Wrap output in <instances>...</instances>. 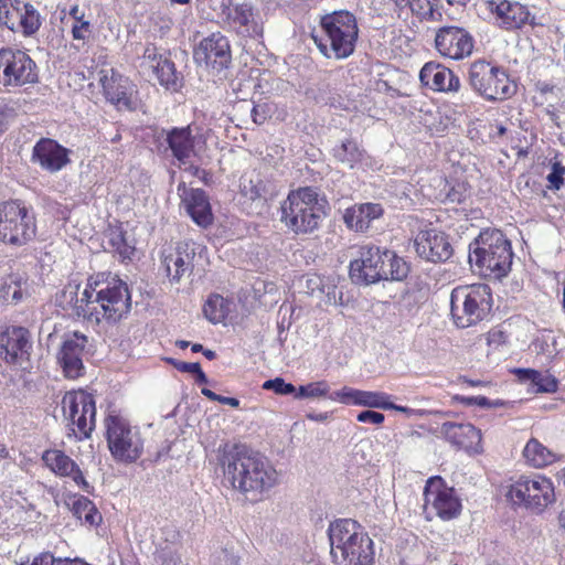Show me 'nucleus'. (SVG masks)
Masks as SVG:
<instances>
[{
  "instance_id": "nucleus-1",
  "label": "nucleus",
  "mask_w": 565,
  "mask_h": 565,
  "mask_svg": "<svg viewBox=\"0 0 565 565\" xmlns=\"http://www.w3.org/2000/svg\"><path fill=\"white\" fill-rule=\"evenodd\" d=\"M225 480L249 500H258L278 483V473L269 460L245 446H233L220 458Z\"/></svg>"
},
{
  "instance_id": "nucleus-2",
  "label": "nucleus",
  "mask_w": 565,
  "mask_h": 565,
  "mask_svg": "<svg viewBox=\"0 0 565 565\" xmlns=\"http://www.w3.org/2000/svg\"><path fill=\"white\" fill-rule=\"evenodd\" d=\"M330 554L335 565H375V545L362 525L352 519L329 524Z\"/></svg>"
},
{
  "instance_id": "nucleus-3",
  "label": "nucleus",
  "mask_w": 565,
  "mask_h": 565,
  "mask_svg": "<svg viewBox=\"0 0 565 565\" xmlns=\"http://www.w3.org/2000/svg\"><path fill=\"white\" fill-rule=\"evenodd\" d=\"M311 38L324 57L348 58L354 53L359 38L356 18L345 10L328 13L320 19V33L313 32Z\"/></svg>"
},
{
  "instance_id": "nucleus-4",
  "label": "nucleus",
  "mask_w": 565,
  "mask_h": 565,
  "mask_svg": "<svg viewBox=\"0 0 565 565\" xmlns=\"http://www.w3.org/2000/svg\"><path fill=\"white\" fill-rule=\"evenodd\" d=\"M409 273L408 264L393 250L364 245L359 258L350 263V277L356 282L375 284L380 280H403Z\"/></svg>"
},
{
  "instance_id": "nucleus-5",
  "label": "nucleus",
  "mask_w": 565,
  "mask_h": 565,
  "mask_svg": "<svg viewBox=\"0 0 565 565\" xmlns=\"http://www.w3.org/2000/svg\"><path fill=\"white\" fill-rule=\"evenodd\" d=\"M326 204L315 188L292 190L280 205V222L295 234L312 233L326 215Z\"/></svg>"
},
{
  "instance_id": "nucleus-6",
  "label": "nucleus",
  "mask_w": 565,
  "mask_h": 565,
  "mask_svg": "<svg viewBox=\"0 0 565 565\" xmlns=\"http://www.w3.org/2000/svg\"><path fill=\"white\" fill-rule=\"evenodd\" d=\"M93 310L98 313L93 316V322L105 320L116 323L121 320L131 308V296L127 284L116 276L100 273L90 277Z\"/></svg>"
},
{
  "instance_id": "nucleus-7",
  "label": "nucleus",
  "mask_w": 565,
  "mask_h": 565,
  "mask_svg": "<svg viewBox=\"0 0 565 565\" xmlns=\"http://www.w3.org/2000/svg\"><path fill=\"white\" fill-rule=\"evenodd\" d=\"M492 309L491 288L486 284L456 287L450 295V313L458 328L487 319Z\"/></svg>"
},
{
  "instance_id": "nucleus-8",
  "label": "nucleus",
  "mask_w": 565,
  "mask_h": 565,
  "mask_svg": "<svg viewBox=\"0 0 565 565\" xmlns=\"http://www.w3.org/2000/svg\"><path fill=\"white\" fill-rule=\"evenodd\" d=\"M511 243L499 230H487L470 244L469 262L497 278L505 276L512 265Z\"/></svg>"
},
{
  "instance_id": "nucleus-9",
  "label": "nucleus",
  "mask_w": 565,
  "mask_h": 565,
  "mask_svg": "<svg viewBox=\"0 0 565 565\" xmlns=\"http://www.w3.org/2000/svg\"><path fill=\"white\" fill-rule=\"evenodd\" d=\"M469 87L487 102H503L516 93V83L507 71L486 60L473 61L468 68Z\"/></svg>"
},
{
  "instance_id": "nucleus-10",
  "label": "nucleus",
  "mask_w": 565,
  "mask_h": 565,
  "mask_svg": "<svg viewBox=\"0 0 565 565\" xmlns=\"http://www.w3.org/2000/svg\"><path fill=\"white\" fill-rule=\"evenodd\" d=\"M36 233L35 216L19 200L6 201L0 204V241L22 246L30 242Z\"/></svg>"
},
{
  "instance_id": "nucleus-11",
  "label": "nucleus",
  "mask_w": 565,
  "mask_h": 565,
  "mask_svg": "<svg viewBox=\"0 0 565 565\" xmlns=\"http://www.w3.org/2000/svg\"><path fill=\"white\" fill-rule=\"evenodd\" d=\"M106 439L110 455L117 462H136L143 452V439L138 428L131 427L119 415H109L105 420Z\"/></svg>"
},
{
  "instance_id": "nucleus-12",
  "label": "nucleus",
  "mask_w": 565,
  "mask_h": 565,
  "mask_svg": "<svg viewBox=\"0 0 565 565\" xmlns=\"http://www.w3.org/2000/svg\"><path fill=\"white\" fill-rule=\"evenodd\" d=\"M508 497L514 504L542 512L555 501L552 480L543 475H522L511 486Z\"/></svg>"
},
{
  "instance_id": "nucleus-13",
  "label": "nucleus",
  "mask_w": 565,
  "mask_h": 565,
  "mask_svg": "<svg viewBox=\"0 0 565 565\" xmlns=\"http://www.w3.org/2000/svg\"><path fill=\"white\" fill-rule=\"evenodd\" d=\"M62 409L74 436L78 439L88 438L96 420L94 397L84 391L67 392L62 398Z\"/></svg>"
},
{
  "instance_id": "nucleus-14",
  "label": "nucleus",
  "mask_w": 565,
  "mask_h": 565,
  "mask_svg": "<svg viewBox=\"0 0 565 565\" xmlns=\"http://www.w3.org/2000/svg\"><path fill=\"white\" fill-rule=\"evenodd\" d=\"M39 79L35 62L23 51L4 47L0 50V84L20 87Z\"/></svg>"
},
{
  "instance_id": "nucleus-15",
  "label": "nucleus",
  "mask_w": 565,
  "mask_h": 565,
  "mask_svg": "<svg viewBox=\"0 0 565 565\" xmlns=\"http://www.w3.org/2000/svg\"><path fill=\"white\" fill-rule=\"evenodd\" d=\"M92 295L90 278L83 289L81 284L70 281L56 292L54 303L67 317L93 322V316L98 312L93 311L95 309L93 308Z\"/></svg>"
},
{
  "instance_id": "nucleus-16",
  "label": "nucleus",
  "mask_w": 565,
  "mask_h": 565,
  "mask_svg": "<svg viewBox=\"0 0 565 565\" xmlns=\"http://www.w3.org/2000/svg\"><path fill=\"white\" fill-rule=\"evenodd\" d=\"M193 57L199 65L215 72L224 71L232 63L230 41L222 32H214L194 47Z\"/></svg>"
},
{
  "instance_id": "nucleus-17",
  "label": "nucleus",
  "mask_w": 565,
  "mask_h": 565,
  "mask_svg": "<svg viewBox=\"0 0 565 565\" xmlns=\"http://www.w3.org/2000/svg\"><path fill=\"white\" fill-rule=\"evenodd\" d=\"M435 49L445 58L460 61L472 54L475 40L463 28L445 25L436 30Z\"/></svg>"
},
{
  "instance_id": "nucleus-18",
  "label": "nucleus",
  "mask_w": 565,
  "mask_h": 565,
  "mask_svg": "<svg viewBox=\"0 0 565 565\" xmlns=\"http://www.w3.org/2000/svg\"><path fill=\"white\" fill-rule=\"evenodd\" d=\"M221 26L243 40H258L264 34V23L259 13L252 4L245 2L232 4Z\"/></svg>"
},
{
  "instance_id": "nucleus-19",
  "label": "nucleus",
  "mask_w": 565,
  "mask_h": 565,
  "mask_svg": "<svg viewBox=\"0 0 565 565\" xmlns=\"http://www.w3.org/2000/svg\"><path fill=\"white\" fill-rule=\"evenodd\" d=\"M88 338L79 332L67 333L63 337L56 352V361L65 377L75 380L85 372L83 362Z\"/></svg>"
},
{
  "instance_id": "nucleus-20",
  "label": "nucleus",
  "mask_w": 565,
  "mask_h": 565,
  "mask_svg": "<svg viewBox=\"0 0 565 565\" xmlns=\"http://www.w3.org/2000/svg\"><path fill=\"white\" fill-rule=\"evenodd\" d=\"M32 349L30 331L24 327L10 326L0 332V359L8 364L28 360Z\"/></svg>"
},
{
  "instance_id": "nucleus-21",
  "label": "nucleus",
  "mask_w": 565,
  "mask_h": 565,
  "mask_svg": "<svg viewBox=\"0 0 565 565\" xmlns=\"http://www.w3.org/2000/svg\"><path fill=\"white\" fill-rule=\"evenodd\" d=\"M71 150L51 138H41L32 150V161L50 173H56L70 162Z\"/></svg>"
},
{
  "instance_id": "nucleus-22",
  "label": "nucleus",
  "mask_w": 565,
  "mask_h": 565,
  "mask_svg": "<svg viewBox=\"0 0 565 565\" xmlns=\"http://www.w3.org/2000/svg\"><path fill=\"white\" fill-rule=\"evenodd\" d=\"M98 83L109 103L118 109H132V86L127 77L114 68H103L98 72Z\"/></svg>"
},
{
  "instance_id": "nucleus-23",
  "label": "nucleus",
  "mask_w": 565,
  "mask_h": 565,
  "mask_svg": "<svg viewBox=\"0 0 565 565\" xmlns=\"http://www.w3.org/2000/svg\"><path fill=\"white\" fill-rule=\"evenodd\" d=\"M424 497L426 508L431 505L441 520H451L460 514L461 502L452 488L429 481L425 487Z\"/></svg>"
},
{
  "instance_id": "nucleus-24",
  "label": "nucleus",
  "mask_w": 565,
  "mask_h": 565,
  "mask_svg": "<svg viewBox=\"0 0 565 565\" xmlns=\"http://www.w3.org/2000/svg\"><path fill=\"white\" fill-rule=\"evenodd\" d=\"M181 205L200 227H209L214 220L212 206L206 192L202 189L186 188L185 184H179Z\"/></svg>"
},
{
  "instance_id": "nucleus-25",
  "label": "nucleus",
  "mask_w": 565,
  "mask_h": 565,
  "mask_svg": "<svg viewBox=\"0 0 565 565\" xmlns=\"http://www.w3.org/2000/svg\"><path fill=\"white\" fill-rule=\"evenodd\" d=\"M414 247L420 258L431 263L446 262L452 254L447 236L436 230L419 231Z\"/></svg>"
},
{
  "instance_id": "nucleus-26",
  "label": "nucleus",
  "mask_w": 565,
  "mask_h": 565,
  "mask_svg": "<svg viewBox=\"0 0 565 565\" xmlns=\"http://www.w3.org/2000/svg\"><path fill=\"white\" fill-rule=\"evenodd\" d=\"M420 83L434 92L455 94L461 87L460 78L440 63L427 62L419 72Z\"/></svg>"
},
{
  "instance_id": "nucleus-27",
  "label": "nucleus",
  "mask_w": 565,
  "mask_h": 565,
  "mask_svg": "<svg viewBox=\"0 0 565 565\" xmlns=\"http://www.w3.org/2000/svg\"><path fill=\"white\" fill-rule=\"evenodd\" d=\"M44 465L58 477L71 478L84 492L92 493L93 487L85 479L78 465L60 449H49L42 455Z\"/></svg>"
},
{
  "instance_id": "nucleus-28",
  "label": "nucleus",
  "mask_w": 565,
  "mask_h": 565,
  "mask_svg": "<svg viewBox=\"0 0 565 565\" xmlns=\"http://www.w3.org/2000/svg\"><path fill=\"white\" fill-rule=\"evenodd\" d=\"M444 438L454 447L466 451L480 452L481 431L470 423H444L440 427Z\"/></svg>"
},
{
  "instance_id": "nucleus-29",
  "label": "nucleus",
  "mask_w": 565,
  "mask_h": 565,
  "mask_svg": "<svg viewBox=\"0 0 565 565\" xmlns=\"http://www.w3.org/2000/svg\"><path fill=\"white\" fill-rule=\"evenodd\" d=\"M488 9L495 14L497 21L505 29H518L530 23L533 24L534 15L526 6L510 0H488Z\"/></svg>"
},
{
  "instance_id": "nucleus-30",
  "label": "nucleus",
  "mask_w": 565,
  "mask_h": 565,
  "mask_svg": "<svg viewBox=\"0 0 565 565\" xmlns=\"http://www.w3.org/2000/svg\"><path fill=\"white\" fill-rule=\"evenodd\" d=\"M391 396L384 392L361 391L350 386H344L339 391L332 392L329 399L347 405H359L370 408L390 407Z\"/></svg>"
},
{
  "instance_id": "nucleus-31",
  "label": "nucleus",
  "mask_w": 565,
  "mask_h": 565,
  "mask_svg": "<svg viewBox=\"0 0 565 565\" xmlns=\"http://www.w3.org/2000/svg\"><path fill=\"white\" fill-rule=\"evenodd\" d=\"M384 210L379 203H362L348 207L343 214L347 227L356 233H365L373 221L380 218Z\"/></svg>"
},
{
  "instance_id": "nucleus-32",
  "label": "nucleus",
  "mask_w": 565,
  "mask_h": 565,
  "mask_svg": "<svg viewBox=\"0 0 565 565\" xmlns=\"http://www.w3.org/2000/svg\"><path fill=\"white\" fill-rule=\"evenodd\" d=\"M194 254V250L188 252V245L181 244L163 254L162 265L171 282L178 284L184 275L192 273Z\"/></svg>"
},
{
  "instance_id": "nucleus-33",
  "label": "nucleus",
  "mask_w": 565,
  "mask_h": 565,
  "mask_svg": "<svg viewBox=\"0 0 565 565\" xmlns=\"http://www.w3.org/2000/svg\"><path fill=\"white\" fill-rule=\"evenodd\" d=\"M167 149H170L173 158L181 164H185L194 150V138L190 127H174L167 131Z\"/></svg>"
},
{
  "instance_id": "nucleus-34",
  "label": "nucleus",
  "mask_w": 565,
  "mask_h": 565,
  "mask_svg": "<svg viewBox=\"0 0 565 565\" xmlns=\"http://www.w3.org/2000/svg\"><path fill=\"white\" fill-rule=\"evenodd\" d=\"M65 504L70 508L73 515L84 521L85 524L93 526L98 525L102 521V515L94 502L84 495L77 493L68 494L65 499Z\"/></svg>"
},
{
  "instance_id": "nucleus-35",
  "label": "nucleus",
  "mask_w": 565,
  "mask_h": 565,
  "mask_svg": "<svg viewBox=\"0 0 565 565\" xmlns=\"http://www.w3.org/2000/svg\"><path fill=\"white\" fill-rule=\"evenodd\" d=\"M332 154L338 162L350 169L360 167L366 158L365 150L353 138H347L335 145Z\"/></svg>"
},
{
  "instance_id": "nucleus-36",
  "label": "nucleus",
  "mask_w": 565,
  "mask_h": 565,
  "mask_svg": "<svg viewBox=\"0 0 565 565\" xmlns=\"http://www.w3.org/2000/svg\"><path fill=\"white\" fill-rule=\"evenodd\" d=\"M522 455L525 459V462L536 469L547 467L559 459L556 452L548 449L536 438H531L527 440L523 448Z\"/></svg>"
},
{
  "instance_id": "nucleus-37",
  "label": "nucleus",
  "mask_w": 565,
  "mask_h": 565,
  "mask_svg": "<svg viewBox=\"0 0 565 565\" xmlns=\"http://www.w3.org/2000/svg\"><path fill=\"white\" fill-rule=\"evenodd\" d=\"M233 302L218 294L207 297L204 306V317L213 324L223 323L232 310Z\"/></svg>"
},
{
  "instance_id": "nucleus-38",
  "label": "nucleus",
  "mask_w": 565,
  "mask_h": 565,
  "mask_svg": "<svg viewBox=\"0 0 565 565\" xmlns=\"http://www.w3.org/2000/svg\"><path fill=\"white\" fill-rule=\"evenodd\" d=\"M232 4V0H196V8L205 19L216 21L220 25Z\"/></svg>"
},
{
  "instance_id": "nucleus-39",
  "label": "nucleus",
  "mask_w": 565,
  "mask_h": 565,
  "mask_svg": "<svg viewBox=\"0 0 565 565\" xmlns=\"http://www.w3.org/2000/svg\"><path fill=\"white\" fill-rule=\"evenodd\" d=\"M41 24L39 11L31 3L25 2L14 32H21L24 36H32L40 30Z\"/></svg>"
},
{
  "instance_id": "nucleus-40",
  "label": "nucleus",
  "mask_w": 565,
  "mask_h": 565,
  "mask_svg": "<svg viewBox=\"0 0 565 565\" xmlns=\"http://www.w3.org/2000/svg\"><path fill=\"white\" fill-rule=\"evenodd\" d=\"M105 237L109 248L122 259H129L132 256L135 247L127 242L125 232L120 226L109 227Z\"/></svg>"
},
{
  "instance_id": "nucleus-41",
  "label": "nucleus",
  "mask_w": 565,
  "mask_h": 565,
  "mask_svg": "<svg viewBox=\"0 0 565 565\" xmlns=\"http://www.w3.org/2000/svg\"><path fill=\"white\" fill-rule=\"evenodd\" d=\"M152 72L154 73L160 85L167 89L177 90L179 88V77L175 71L174 63L169 58L162 60L153 65Z\"/></svg>"
},
{
  "instance_id": "nucleus-42",
  "label": "nucleus",
  "mask_w": 565,
  "mask_h": 565,
  "mask_svg": "<svg viewBox=\"0 0 565 565\" xmlns=\"http://www.w3.org/2000/svg\"><path fill=\"white\" fill-rule=\"evenodd\" d=\"M24 3L21 0H0V25L15 31Z\"/></svg>"
},
{
  "instance_id": "nucleus-43",
  "label": "nucleus",
  "mask_w": 565,
  "mask_h": 565,
  "mask_svg": "<svg viewBox=\"0 0 565 565\" xmlns=\"http://www.w3.org/2000/svg\"><path fill=\"white\" fill-rule=\"evenodd\" d=\"M330 385L327 381L310 382L306 385H300L297 388L296 398H320L328 397L331 395Z\"/></svg>"
},
{
  "instance_id": "nucleus-44",
  "label": "nucleus",
  "mask_w": 565,
  "mask_h": 565,
  "mask_svg": "<svg viewBox=\"0 0 565 565\" xmlns=\"http://www.w3.org/2000/svg\"><path fill=\"white\" fill-rule=\"evenodd\" d=\"M439 0H409L412 12L420 19L434 20Z\"/></svg>"
},
{
  "instance_id": "nucleus-45",
  "label": "nucleus",
  "mask_w": 565,
  "mask_h": 565,
  "mask_svg": "<svg viewBox=\"0 0 565 565\" xmlns=\"http://www.w3.org/2000/svg\"><path fill=\"white\" fill-rule=\"evenodd\" d=\"M31 565H89L88 563L79 559V558H61V557H54L50 553H44L39 556H36Z\"/></svg>"
},
{
  "instance_id": "nucleus-46",
  "label": "nucleus",
  "mask_w": 565,
  "mask_h": 565,
  "mask_svg": "<svg viewBox=\"0 0 565 565\" xmlns=\"http://www.w3.org/2000/svg\"><path fill=\"white\" fill-rule=\"evenodd\" d=\"M533 385L536 386V393H555L558 388V381L550 372H539Z\"/></svg>"
},
{
  "instance_id": "nucleus-47",
  "label": "nucleus",
  "mask_w": 565,
  "mask_h": 565,
  "mask_svg": "<svg viewBox=\"0 0 565 565\" xmlns=\"http://www.w3.org/2000/svg\"><path fill=\"white\" fill-rule=\"evenodd\" d=\"M263 388L267 391H273L278 395H290L294 394L296 396L297 388L291 383H287L281 377H275L271 380H267L263 384Z\"/></svg>"
},
{
  "instance_id": "nucleus-48",
  "label": "nucleus",
  "mask_w": 565,
  "mask_h": 565,
  "mask_svg": "<svg viewBox=\"0 0 565 565\" xmlns=\"http://www.w3.org/2000/svg\"><path fill=\"white\" fill-rule=\"evenodd\" d=\"M565 166L556 161L552 164L551 172L547 174V181L550 183L548 189L557 191L564 184Z\"/></svg>"
},
{
  "instance_id": "nucleus-49",
  "label": "nucleus",
  "mask_w": 565,
  "mask_h": 565,
  "mask_svg": "<svg viewBox=\"0 0 565 565\" xmlns=\"http://www.w3.org/2000/svg\"><path fill=\"white\" fill-rule=\"evenodd\" d=\"M92 32V25L88 20L78 18L72 25V36L74 40H86Z\"/></svg>"
},
{
  "instance_id": "nucleus-50",
  "label": "nucleus",
  "mask_w": 565,
  "mask_h": 565,
  "mask_svg": "<svg viewBox=\"0 0 565 565\" xmlns=\"http://www.w3.org/2000/svg\"><path fill=\"white\" fill-rule=\"evenodd\" d=\"M166 58L153 44H148L142 54V64L153 70V65Z\"/></svg>"
},
{
  "instance_id": "nucleus-51",
  "label": "nucleus",
  "mask_w": 565,
  "mask_h": 565,
  "mask_svg": "<svg viewBox=\"0 0 565 565\" xmlns=\"http://www.w3.org/2000/svg\"><path fill=\"white\" fill-rule=\"evenodd\" d=\"M158 565H180L181 556L171 548H162L154 557Z\"/></svg>"
},
{
  "instance_id": "nucleus-52",
  "label": "nucleus",
  "mask_w": 565,
  "mask_h": 565,
  "mask_svg": "<svg viewBox=\"0 0 565 565\" xmlns=\"http://www.w3.org/2000/svg\"><path fill=\"white\" fill-rule=\"evenodd\" d=\"M385 417L382 413L372 409L362 411L358 414L356 420L360 423H370L380 425L384 422Z\"/></svg>"
},
{
  "instance_id": "nucleus-53",
  "label": "nucleus",
  "mask_w": 565,
  "mask_h": 565,
  "mask_svg": "<svg viewBox=\"0 0 565 565\" xmlns=\"http://www.w3.org/2000/svg\"><path fill=\"white\" fill-rule=\"evenodd\" d=\"M250 116L255 124H257V125L264 124L268 117L267 105L266 104L254 105L250 110Z\"/></svg>"
},
{
  "instance_id": "nucleus-54",
  "label": "nucleus",
  "mask_w": 565,
  "mask_h": 565,
  "mask_svg": "<svg viewBox=\"0 0 565 565\" xmlns=\"http://www.w3.org/2000/svg\"><path fill=\"white\" fill-rule=\"evenodd\" d=\"M14 110L8 106L0 107V134L8 129V126L13 118Z\"/></svg>"
},
{
  "instance_id": "nucleus-55",
  "label": "nucleus",
  "mask_w": 565,
  "mask_h": 565,
  "mask_svg": "<svg viewBox=\"0 0 565 565\" xmlns=\"http://www.w3.org/2000/svg\"><path fill=\"white\" fill-rule=\"evenodd\" d=\"M539 372L540 371H536L533 369H515L514 370V374L518 376V379L521 382H530L532 384L534 383L536 376H539Z\"/></svg>"
},
{
  "instance_id": "nucleus-56",
  "label": "nucleus",
  "mask_w": 565,
  "mask_h": 565,
  "mask_svg": "<svg viewBox=\"0 0 565 565\" xmlns=\"http://www.w3.org/2000/svg\"><path fill=\"white\" fill-rule=\"evenodd\" d=\"M465 192L466 190L463 189V186L458 184V188H452L451 190H449L446 200L450 203H461L466 198Z\"/></svg>"
},
{
  "instance_id": "nucleus-57",
  "label": "nucleus",
  "mask_w": 565,
  "mask_h": 565,
  "mask_svg": "<svg viewBox=\"0 0 565 565\" xmlns=\"http://www.w3.org/2000/svg\"><path fill=\"white\" fill-rule=\"evenodd\" d=\"M220 565H239V558L227 550H223L217 556Z\"/></svg>"
},
{
  "instance_id": "nucleus-58",
  "label": "nucleus",
  "mask_w": 565,
  "mask_h": 565,
  "mask_svg": "<svg viewBox=\"0 0 565 565\" xmlns=\"http://www.w3.org/2000/svg\"><path fill=\"white\" fill-rule=\"evenodd\" d=\"M200 367V363L198 362H175V369L183 373H191L194 374L195 371H198Z\"/></svg>"
},
{
  "instance_id": "nucleus-59",
  "label": "nucleus",
  "mask_w": 565,
  "mask_h": 565,
  "mask_svg": "<svg viewBox=\"0 0 565 565\" xmlns=\"http://www.w3.org/2000/svg\"><path fill=\"white\" fill-rule=\"evenodd\" d=\"M306 416L308 419H310L312 422L323 423V422L328 420L329 413H327V412H324V413H308Z\"/></svg>"
},
{
  "instance_id": "nucleus-60",
  "label": "nucleus",
  "mask_w": 565,
  "mask_h": 565,
  "mask_svg": "<svg viewBox=\"0 0 565 565\" xmlns=\"http://www.w3.org/2000/svg\"><path fill=\"white\" fill-rule=\"evenodd\" d=\"M217 402L223 405H230L232 407L239 406V401L235 397H226V396L218 395Z\"/></svg>"
},
{
  "instance_id": "nucleus-61",
  "label": "nucleus",
  "mask_w": 565,
  "mask_h": 565,
  "mask_svg": "<svg viewBox=\"0 0 565 565\" xmlns=\"http://www.w3.org/2000/svg\"><path fill=\"white\" fill-rule=\"evenodd\" d=\"M476 405L482 408H490L492 407V401L486 396H477Z\"/></svg>"
},
{
  "instance_id": "nucleus-62",
  "label": "nucleus",
  "mask_w": 565,
  "mask_h": 565,
  "mask_svg": "<svg viewBox=\"0 0 565 565\" xmlns=\"http://www.w3.org/2000/svg\"><path fill=\"white\" fill-rule=\"evenodd\" d=\"M388 405H390V407H385V409H394V411H397V412H401V413H405V414L413 413V409H411V408H408L406 406L396 405V404L392 403L390 399H388Z\"/></svg>"
},
{
  "instance_id": "nucleus-63",
  "label": "nucleus",
  "mask_w": 565,
  "mask_h": 565,
  "mask_svg": "<svg viewBox=\"0 0 565 565\" xmlns=\"http://www.w3.org/2000/svg\"><path fill=\"white\" fill-rule=\"evenodd\" d=\"M195 382L198 384H206L209 382L206 374L202 371L201 366L194 372Z\"/></svg>"
},
{
  "instance_id": "nucleus-64",
  "label": "nucleus",
  "mask_w": 565,
  "mask_h": 565,
  "mask_svg": "<svg viewBox=\"0 0 565 565\" xmlns=\"http://www.w3.org/2000/svg\"><path fill=\"white\" fill-rule=\"evenodd\" d=\"M456 399L460 401L465 405L471 406L476 405L477 396H456Z\"/></svg>"
}]
</instances>
